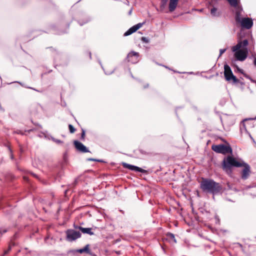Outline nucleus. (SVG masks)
Returning <instances> with one entry per match:
<instances>
[{
	"mask_svg": "<svg viewBox=\"0 0 256 256\" xmlns=\"http://www.w3.org/2000/svg\"><path fill=\"white\" fill-rule=\"evenodd\" d=\"M212 150L216 153L226 154H232V149L230 146H226L223 144L212 145Z\"/></svg>",
	"mask_w": 256,
	"mask_h": 256,
	"instance_id": "obj_4",
	"label": "nucleus"
},
{
	"mask_svg": "<svg viewBox=\"0 0 256 256\" xmlns=\"http://www.w3.org/2000/svg\"><path fill=\"white\" fill-rule=\"evenodd\" d=\"M253 56L254 58V66H256V55Z\"/></svg>",
	"mask_w": 256,
	"mask_h": 256,
	"instance_id": "obj_26",
	"label": "nucleus"
},
{
	"mask_svg": "<svg viewBox=\"0 0 256 256\" xmlns=\"http://www.w3.org/2000/svg\"><path fill=\"white\" fill-rule=\"evenodd\" d=\"M178 4V0H170L168 8L169 10L172 12L175 10Z\"/></svg>",
	"mask_w": 256,
	"mask_h": 256,
	"instance_id": "obj_15",
	"label": "nucleus"
},
{
	"mask_svg": "<svg viewBox=\"0 0 256 256\" xmlns=\"http://www.w3.org/2000/svg\"><path fill=\"white\" fill-rule=\"evenodd\" d=\"M68 128L70 133H74L76 131V129L74 127L70 124L68 125Z\"/></svg>",
	"mask_w": 256,
	"mask_h": 256,
	"instance_id": "obj_19",
	"label": "nucleus"
},
{
	"mask_svg": "<svg viewBox=\"0 0 256 256\" xmlns=\"http://www.w3.org/2000/svg\"><path fill=\"white\" fill-rule=\"evenodd\" d=\"M122 164L124 168H128L132 170L138 172L142 173H146V170H143L140 168H139L135 166L131 165L126 162H123Z\"/></svg>",
	"mask_w": 256,
	"mask_h": 256,
	"instance_id": "obj_11",
	"label": "nucleus"
},
{
	"mask_svg": "<svg viewBox=\"0 0 256 256\" xmlns=\"http://www.w3.org/2000/svg\"><path fill=\"white\" fill-rule=\"evenodd\" d=\"M238 23L240 24V26L242 28H244L247 29L250 28L253 24L252 20L248 18H242L240 20V22H238Z\"/></svg>",
	"mask_w": 256,
	"mask_h": 256,
	"instance_id": "obj_8",
	"label": "nucleus"
},
{
	"mask_svg": "<svg viewBox=\"0 0 256 256\" xmlns=\"http://www.w3.org/2000/svg\"><path fill=\"white\" fill-rule=\"evenodd\" d=\"M66 239L69 241H73L81 236V234L74 230H68L66 232Z\"/></svg>",
	"mask_w": 256,
	"mask_h": 256,
	"instance_id": "obj_6",
	"label": "nucleus"
},
{
	"mask_svg": "<svg viewBox=\"0 0 256 256\" xmlns=\"http://www.w3.org/2000/svg\"><path fill=\"white\" fill-rule=\"evenodd\" d=\"M242 12L243 10L242 6L235 8V20L237 23L240 22V20L242 18Z\"/></svg>",
	"mask_w": 256,
	"mask_h": 256,
	"instance_id": "obj_13",
	"label": "nucleus"
},
{
	"mask_svg": "<svg viewBox=\"0 0 256 256\" xmlns=\"http://www.w3.org/2000/svg\"><path fill=\"white\" fill-rule=\"evenodd\" d=\"M89 160L96 162V158H90Z\"/></svg>",
	"mask_w": 256,
	"mask_h": 256,
	"instance_id": "obj_28",
	"label": "nucleus"
},
{
	"mask_svg": "<svg viewBox=\"0 0 256 256\" xmlns=\"http://www.w3.org/2000/svg\"><path fill=\"white\" fill-rule=\"evenodd\" d=\"M141 40L143 42L145 43H148L149 42L148 38L144 36L142 37Z\"/></svg>",
	"mask_w": 256,
	"mask_h": 256,
	"instance_id": "obj_23",
	"label": "nucleus"
},
{
	"mask_svg": "<svg viewBox=\"0 0 256 256\" xmlns=\"http://www.w3.org/2000/svg\"><path fill=\"white\" fill-rule=\"evenodd\" d=\"M244 162L241 159H238L231 156H228L224 160L223 168L227 174H230L232 173V167H242Z\"/></svg>",
	"mask_w": 256,
	"mask_h": 256,
	"instance_id": "obj_3",
	"label": "nucleus"
},
{
	"mask_svg": "<svg viewBox=\"0 0 256 256\" xmlns=\"http://www.w3.org/2000/svg\"><path fill=\"white\" fill-rule=\"evenodd\" d=\"M74 144L76 150L80 152L86 153L89 152L88 148L86 146H84L82 142L78 140H74Z\"/></svg>",
	"mask_w": 256,
	"mask_h": 256,
	"instance_id": "obj_9",
	"label": "nucleus"
},
{
	"mask_svg": "<svg viewBox=\"0 0 256 256\" xmlns=\"http://www.w3.org/2000/svg\"><path fill=\"white\" fill-rule=\"evenodd\" d=\"M76 229H79L83 234H86L90 235H93L94 233L92 231V228H84L80 226H75Z\"/></svg>",
	"mask_w": 256,
	"mask_h": 256,
	"instance_id": "obj_14",
	"label": "nucleus"
},
{
	"mask_svg": "<svg viewBox=\"0 0 256 256\" xmlns=\"http://www.w3.org/2000/svg\"><path fill=\"white\" fill-rule=\"evenodd\" d=\"M132 12V10H130L129 12V14H130Z\"/></svg>",
	"mask_w": 256,
	"mask_h": 256,
	"instance_id": "obj_29",
	"label": "nucleus"
},
{
	"mask_svg": "<svg viewBox=\"0 0 256 256\" xmlns=\"http://www.w3.org/2000/svg\"><path fill=\"white\" fill-rule=\"evenodd\" d=\"M24 179L26 180H28V178L26 176L24 177Z\"/></svg>",
	"mask_w": 256,
	"mask_h": 256,
	"instance_id": "obj_30",
	"label": "nucleus"
},
{
	"mask_svg": "<svg viewBox=\"0 0 256 256\" xmlns=\"http://www.w3.org/2000/svg\"><path fill=\"white\" fill-rule=\"evenodd\" d=\"M224 76L226 80H232L234 83L238 82V80L233 74L230 67L228 65L225 64L224 66Z\"/></svg>",
	"mask_w": 256,
	"mask_h": 256,
	"instance_id": "obj_5",
	"label": "nucleus"
},
{
	"mask_svg": "<svg viewBox=\"0 0 256 256\" xmlns=\"http://www.w3.org/2000/svg\"><path fill=\"white\" fill-rule=\"evenodd\" d=\"M228 1L230 3V5L234 7V8L241 6H240L238 5V0H228Z\"/></svg>",
	"mask_w": 256,
	"mask_h": 256,
	"instance_id": "obj_17",
	"label": "nucleus"
},
{
	"mask_svg": "<svg viewBox=\"0 0 256 256\" xmlns=\"http://www.w3.org/2000/svg\"><path fill=\"white\" fill-rule=\"evenodd\" d=\"M6 232V230H4L3 231V232H2V233H4V232Z\"/></svg>",
	"mask_w": 256,
	"mask_h": 256,
	"instance_id": "obj_31",
	"label": "nucleus"
},
{
	"mask_svg": "<svg viewBox=\"0 0 256 256\" xmlns=\"http://www.w3.org/2000/svg\"><path fill=\"white\" fill-rule=\"evenodd\" d=\"M242 166L244 167V168L242 172V180H246L250 176V166L245 162H244V164H242Z\"/></svg>",
	"mask_w": 256,
	"mask_h": 256,
	"instance_id": "obj_7",
	"label": "nucleus"
},
{
	"mask_svg": "<svg viewBox=\"0 0 256 256\" xmlns=\"http://www.w3.org/2000/svg\"><path fill=\"white\" fill-rule=\"evenodd\" d=\"M200 188L204 192L213 194L220 192L222 190L219 183L210 179H203L200 182Z\"/></svg>",
	"mask_w": 256,
	"mask_h": 256,
	"instance_id": "obj_2",
	"label": "nucleus"
},
{
	"mask_svg": "<svg viewBox=\"0 0 256 256\" xmlns=\"http://www.w3.org/2000/svg\"><path fill=\"white\" fill-rule=\"evenodd\" d=\"M167 237L170 241L172 240L174 243H176V240L175 239L174 234L171 233H168L167 234Z\"/></svg>",
	"mask_w": 256,
	"mask_h": 256,
	"instance_id": "obj_18",
	"label": "nucleus"
},
{
	"mask_svg": "<svg viewBox=\"0 0 256 256\" xmlns=\"http://www.w3.org/2000/svg\"><path fill=\"white\" fill-rule=\"evenodd\" d=\"M89 246H90L89 244H86L84 248L77 250L76 252H79V253H80V254H82V253H84V252H86V254H90L92 255L93 256H95L94 254H92L90 252V250H89Z\"/></svg>",
	"mask_w": 256,
	"mask_h": 256,
	"instance_id": "obj_16",
	"label": "nucleus"
},
{
	"mask_svg": "<svg viewBox=\"0 0 256 256\" xmlns=\"http://www.w3.org/2000/svg\"><path fill=\"white\" fill-rule=\"evenodd\" d=\"M54 141L56 142L57 144H60L62 143V142L58 140H54Z\"/></svg>",
	"mask_w": 256,
	"mask_h": 256,
	"instance_id": "obj_27",
	"label": "nucleus"
},
{
	"mask_svg": "<svg viewBox=\"0 0 256 256\" xmlns=\"http://www.w3.org/2000/svg\"><path fill=\"white\" fill-rule=\"evenodd\" d=\"M216 10L217 9L215 8H213L210 10V13L213 16H216Z\"/></svg>",
	"mask_w": 256,
	"mask_h": 256,
	"instance_id": "obj_20",
	"label": "nucleus"
},
{
	"mask_svg": "<svg viewBox=\"0 0 256 256\" xmlns=\"http://www.w3.org/2000/svg\"><path fill=\"white\" fill-rule=\"evenodd\" d=\"M226 51V49H220V56H220L225 52Z\"/></svg>",
	"mask_w": 256,
	"mask_h": 256,
	"instance_id": "obj_24",
	"label": "nucleus"
},
{
	"mask_svg": "<svg viewBox=\"0 0 256 256\" xmlns=\"http://www.w3.org/2000/svg\"><path fill=\"white\" fill-rule=\"evenodd\" d=\"M11 250L12 246L10 245H9L8 250H4V253L2 256H4V255L7 254Z\"/></svg>",
	"mask_w": 256,
	"mask_h": 256,
	"instance_id": "obj_21",
	"label": "nucleus"
},
{
	"mask_svg": "<svg viewBox=\"0 0 256 256\" xmlns=\"http://www.w3.org/2000/svg\"><path fill=\"white\" fill-rule=\"evenodd\" d=\"M96 162H102V160H96Z\"/></svg>",
	"mask_w": 256,
	"mask_h": 256,
	"instance_id": "obj_32",
	"label": "nucleus"
},
{
	"mask_svg": "<svg viewBox=\"0 0 256 256\" xmlns=\"http://www.w3.org/2000/svg\"><path fill=\"white\" fill-rule=\"evenodd\" d=\"M84 136H85V132H84V130H82V136H81V138H82V140L84 139Z\"/></svg>",
	"mask_w": 256,
	"mask_h": 256,
	"instance_id": "obj_25",
	"label": "nucleus"
},
{
	"mask_svg": "<svg viewBox=\"0 0 256 256\" xmlns=\"http://www.w3.org/2000/svg\"><path fill=\"white\" fill-rule=\"evenodd\" d=\"M138 52L132 51L128 54L127 58L128 62L135 64L138 61Z\"/></svg>",
	"mask_w": 256,
	"mask_h": 256,
	"instance_id": "obj_10",
	"label": "nucleus"
},
{
	"mask_svg": "<svg viewBox=\"0 0 256 256\" xmlns=\"http://www.w3.org/2000/svg\"><path fill=\"white\" fill-rule=\"evenodd\" d=\"M168 0H162L161 2V7L164 8L168 2Z\"/></svg>",
	"mask_w": 256,
	"mask_h": 256,
	"instance_id": "obj_22",
	"label": "nucleus"
},
{
	"mask_svg": "<svg viewBox=\"0 0 256 256\" xmlns=\"http://www.w3.org/2000/svg\"><path fill=\"white\" fill-rule=\"evenodd\" d=\"M144 24V22L138 23V24L134 26H133L130 28L124 34V36H129V35L132 34V33L136 32Z\"/></svg>",
	"mask_w": 256,
	"mask_h": 256,
	"instance_id": "obj_12",
	"label": "nucleus"
},
{
	"mask_svg": "<svg viewBox=\"0 0 256 256\" xmlns=\"http://www.w3.org/2000/svg\"><path fill=\"white\" fill-rule=\"evenodd\" d=\"M248 42L247 40L238 41L237 44L232 46V51L234 52V57L236 60L244 62L248 54Z\"/></svg>",
	"mask_w": 256,
	"mask_h": 256,
	"instance_id": "obj_1",
	"label": "nucleus"
}]
</instances>
